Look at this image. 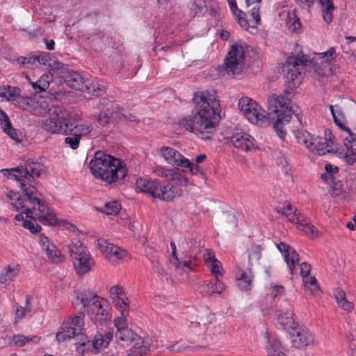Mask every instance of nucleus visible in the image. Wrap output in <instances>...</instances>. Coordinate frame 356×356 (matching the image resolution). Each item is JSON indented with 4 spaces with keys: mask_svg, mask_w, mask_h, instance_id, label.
Returning <instances> with one entry per match:
<instances>
[{
    "mask_svg": "<svg viewBox=\"0 0 356 356\" xmlns=\"http://www.w3.org/2000/svg\"><path fill=\"white\" fill-rule=\"evenodd\" d=\"M1 172L8 179H14L31 203L38 207V221L47 225H55L58 222L56 214L51 211L37 196V188L34 186L35 177H40L46 172L43 164L34 161H27L24 165L11 169H1Z\"/></svg>",
    "mask_w": 356,
    "mask_h": 356,
    "instance_id": "f257e3e1",
    "label": "nucleus"
},
{
    "mask_svg": "<svg viewBox=\"0 0 356 356\" xmlns=\"http://www.w3.org/2000/svg\"><path fill=\"white\" fill-rule=\"evenodd\" d=\"M309 65H311L310 71L318 79L327 78L332 75L333 71L330 63L323 60L320 63L317 60L313 62L302 54L289 57L282 67V70L286 79L291 82L293 86H296L300 83L299 79L304 67Z\"/></svg>",
    "mask_w": 356,
    "mask_h": 356,
    "instance_id": "f03ea898",
    "label": "nucleus"
},
{
    "mask_svg": "<svg viewBox=\"0 0 356 356\" xmlns=\"http://www.w3.org/2000/svg\"><path fill=\"white\" fill-rule=\"evenodd\" d=\"M92 175L107 184L122 180L127 175L125 165L118 159L102 152H97L90 162Z\"/></svg>",
    "mask_w": 356,
    "mask_h": 356,
    "instance_id": "7ed1b4c3",
    "label": "nucleus"
},
{
    "mask_svg": "<svg viewBox=\"0 0 356 356\" xmlns=\"http://www.w3.org/2000/svg\"><path fill=\"white\" fill-rule=\"evenodd\" d=\"M85 312L96 325H103L111 321L110 306L107 301L90 291H84L77 295Z\"/></svg>",
    "mask_w": 356,
    "mask_h": 356,
    "instance_id": "20e7f679",
    "label": "nucleus"
},
{
    "mask_svg": "<svg viewBox=\"0 0 356 356\" xmlns=\"http://www.w3.org/2000/svg\"><path fill=\"white\" fill-rule=\"evenodd\" d=\"M136 187L138 191L166 202L172 201L182 195V190L178 186L158 179L140 178L136 181Z\"/></svg>",
    "mask_w": 356,
    "mask_h": 356,
    "instance_id": "39448f33",
    "label": "nucleus"
},
{
    "mask_svg": "<svg viewBox=\"0 0 356 356\" xmlns=\"http://www.w3.org/2000/svg\"><path fill=\"white\" fill-rule=\"evenodd\" d=\"M219 117L218 114H213L212 112L201 113L197 112L191 119L183 118L179 121V124L186 130L193 132L198 137L203 139H209L210 134L214 132V120Z\"/></svg>",
    "mask_w": 356,
    "mask_h": 356,
    "instance_id": "423d86ee",
    "label": "nucleus"
},
{
    "mask_svg": "<svg viewBox=\"0 0 356 356\" xmlns=\"http://www.w3.org/2000/svg\"><path fill=\"white\" fill-rule=\"evenodd\" d=\"M74 115L70 111L55 106L50 110L49 118L44 120L42 128L51 134H68L69 127L73 125Z\"/></svg>",
    "mask_w": 356,
    "mask_h": 356,
    "instance_id": "0eeeda50",
    "label": "nucleus"
},
{
    "mask_svg": "<svg viewBox=\"0 0 356 356\" xmlns=\"http://www.w3.org/2000/svg\"><path fill=\"white\" fill-rule=\"evenodd\" d=\"M113 337L111 331L97 332L91 339L81 335L75 343L76 351L83 356L87 353L98 354L108 347Z\"/></svg>",
    "mask_w": 356,
    "mask_h": 356,
    "instance_id": "6e6552de",
    "label": "nucleus"
},
{
    "mask_svg": "<svg viewBox=\"0 0 356 356\" xmlns=\"http://www.w3.org/2000/svg\"><path fill=\"white\" fill-rule=\"evenodd\" d=\"M70 257L77 274L83 275L90 272L95 265V261L86 247L79 241L68 245Z\"/></svg>",
    "mask_w": 356,
    "mask_h": 356,
    "instance_id": "1a4fd4ad",
    "label": "nucleus"
},
{
    "mask_svg": "<svg viewBox=\"0 0 356 356\" xmlns=\"http://www.w3.org/2000/svg\"><path fill=\"white\" fill-rule=\"evenodd\" d=\"M238 105L241 113L250 123L264 127L270 124L269 118L265 111L251 98L242 97Z\"/></svg>",
    "mask_w": 356,
    "mask_h": 356,
    "instance_id": "9d476101",
    "label": "nucleus"
},
{
    "mask_svg": "<svg viewBox=\"0 0 356 356\" xmlns=\"http://www.w3.org/2000/svg\"><path fill=\"white\" fill-rule=\"evenodd\" d=\"M193 102L197 112L204 113L209 111L213 114L219 115L220 104L217 99L216 92L213 90L195 92L193 95Z\"/></svg>",
    "mask_w": 356,
    "mask_h": 356,
    "instance_id": "9b49d317",
    "label": "nucleus"
},
{
    "mask_svg": "<svg viewBox=\"0 0 356 356\" xmlns=\"http://www.w3.org/2000/svg\"><path fill=\"white\" fill-rule=\"evenodd\" d=\"M245 47L235 43L230 47L227 56L225 59V70L228 74L237 75L244 68Z\"/></svg>",
    "mask_w": 356,
    "mask_h": 356,
    "instance_id": "f8f14e48",
    "label": "nucleus"
},
{
    "mask_svg": "<svg viewBox=\"0 0 356 356\" xmlns=\"http://www.w3.org/2000/svg\"><path fill=\"white\" fill-rule=\"evenodd\" d=\"M84 314L79 313L74 317L70 318L63 325L62 330L56 334V339L59 342L66 339L75 338L76 342L80 339L84 327Z\"/></svg>",
    "mask_w": 356,
    "mask_h": 356,
    "instance_id": "ddd939ff",
    "label": "nucleus"
},
{
    "mask_svg": "<svg viewBox=\"0 0 356 356\" xmlns=\"http://www.w3.org/2000/svg\"><path fill=\"white\" fill-rule=\"evenodd\" d=\"M97 108L100 111L98 117V122L101 125H106L108 124L111 118L122 119L134 121L136 122H139L134 118H131L123 113L117 104L106 98H102L99 100Z\"/></svg>",
    "mask_w": 356,
    "mask_h": 356,
    "instance_id": "4468645a",
    "label": "nucleus"
},
{
    "mask_svg": "<svg viewBox=\"0 0 356 356\" xmlns=\"http://www.w3.org/2000/svg\"><path fill=\"white\" fill-rule=\"evenodd\" d=\"M289 102L290 99L284 95H272L268 99V114H276L279 121L290 122L291 110L289 108Z\"/></svg>",
    "mask_w": 356,
    "mask_h": 356,
    "instance_id": "2eb2a0df",
    "label": "nucleus"
},
{
    "mask_svg": "<svg viewBox=\"0 0 356 356\" xmlns=\"http://www.w3.org/2000/svg\"><path fill=\"white\" fill-rule=\"evenodd\" d=\"M325 138L313 137L311 145L308 150L312 153L318 155H325L327 153L336 152L337 149V144L332 140L331 132L327 134L325 132Z\"/></svg>",
    "mask_w": 356,
    "mask_h": 356,
    "instance_id": "dca6fc26",
    "label": "nucleus"
},
{
    "mask_svg": "<svg viewBox=\"0 0 356 356\" xmlns=\"http://www.w3.org/2000/svg\"><path fill=\"white\" fill-rule=\"evenodd\" d=\"M97 243L102 254L113 264H118L127 255L125 250L110 243L104 238L98 239Z\"/></svg>",
    "mask_w": 356,
    "mask_h": 356,
    "instance_id": "f3484780",
    "label": "nucleus"
},
{
    "mask_svg": "<svg viewBox=\"0 0 356 356\" xmlns=\"http://www.w3.org/2000/svg\"><path fill=\"white\" fill-rule=\"evenodd\" d=\"M160 153L165 161L174 168L179 170L188 165L189 160L179 152L170 147H162Z\"/></svg>",
    "mask_w": 356,
    "mask_h": 356,
    "instance_id": "a211bd4d",
    "label": "nucleus"
},
{
    "mask_svg": "<svg viewBox=\"0 0 356 356\" xmlns=\"http://www.w3.org/2000/svg\"><path fill=\"white\" fill-rule=\"evenodd\" d=\"M153 172L157 176L166 178L168 180L171 181V183L174 186H178L180 188L181 186H187L189 185V180L174 169L157 165L153 168Z\"/></svg>",
    "mask_w": 356,
    "mask_h": 356,
    "instance_id": "6ab92c4d",
    "label": "nucleus"
},
{
    "mask_svg": "<svg viewBox=\"0 0 356 356\" xmlns=\"http://www.w3.org/2000/svg\"><path fill=\"white\" fill-rule=\"evenodd\" d=\"M293 345L298 348L310 346L314 342V337L306 327L297 325L290 331Z\"/></svg>",
    "mask_w": 356,
    "mask_h": 356,
    "instance_id": "aec40b11",
    "label": "nucleus"
},
{
    "mask_svg": "<svg viewBox=\"0 0 356 356\" xmlns=\"http://www.w3.org/2000/svg\"><path fill=\"white\" fill-rule=\"evenodd\" d=\"M278 250L284 254L285 261L286 262L290 273H296V265H298L299 255L292 247L281 242L277 244Z\"/></svg>",
    "mask_w": 356,
    "mask_h": 356,
    "instance_id": "412c9836",
    "label": "nucleus"
},
{
    "mask_svg": "<svg viewBox=\"0 0 356 356\" xmlns=\"http://www.w3.org/2000/svg\"><path fill=\"white\" fill-rule=\"evenodd\" d=\"M346 136H343V144L346 148L344 155L346 162L353 165L356 162V134L349 129H346Z\"/></svg>",
    "mask_w": 356,
    "mask_h": 356,
    "instance_id": "4be33fe9",
    "label": "nucleus"
},
{
    "mask_svg": "<svg viewBox=\"0 0 356 356\" xmlns=\"http://www.w3.org/2000/svg\"><path fill=\"white\" fill-rule=\"evenodd\" d=\"M230 143L238 149L249 151L255 148V140L249 134L239 132L230 138Z\"/></svg>",
    "mask_w": 356,
    "mask_h": 356,
    "instance_id": "5701e85b",
    "label": "nucleus"
},
{
    "mask_svg": "<svg viewBox=\"0 0 356 356\" xmlns=\"http://www.w3.org/2000/svg\"><path fill=\"white\" fill-rule=\"evenodd\" d=\"M265 339H266V348L268 356L285 355L284 346L277 335L267 332L265 334Z\"/></svg>",
    "mask_w": 356,
    "mask_h": 356,
    "instance_id": "b1692460",
    "label": "nucleus"
},
{
    "mask_svg": "<svg viewBox=\"0 0 356 356\" xmlns=\"http://www.w3.org/2000/svg\"><path fill=\"white\" fill-rule=\"evenodd\" d=\"M39 244L43 251H45L49 258L55 263L61 262L63 259L60 252L57 250L54 243H51L49 238L44 236H39Z\"/></svg>",
    "mask_w": 356,
    "mask_h": 356,
    "instance_id": "393cba45",
    "label": "nucleus"
},
{
    "mask_svg": "<svg viewBox=\"0 0 356 356\" xmlns=\"http://www.w3.org/2000/svg\"><path fill=\"white\" fill-rule=\"evenodd\" d=\"M39 244L43 251H45L49 258L55 263L61 262L63 259L60 252L57 250L54 243H51L49 238L44 236H39Z\"/></svg>",
    "mask_w": 356,
    "mask_h": 356,
    "instance_id": "a878e982",
    "label": "nucleus"
},
{
    "mask_svg": "<svg viewBox=\"0 0 356 356\" xmlns=\"http://www.w3.org/2000/svg\"><path fill=\"white\" fill-rule=\"evenodd\" d=\"M300 275L305 278L311 271V266L307 262H302L300 265ZM305 287L306 290H309L312 295H316L320 293L319 288L315 277H310L308 280L304 279Z\"/></svg>",
    "mask_w": 356,
    "mask_h": 356,
    "instance_id": "bb28decb",
    "label": "nucleus"
},
{
    "mask_svg": "<svg viewBox=\"0 0 356 356\" xmlns=\"http://www.w3.org/2000/svg\"><path fill=\"white\" fill-rule=\"evenodd\" d=\"M110 296L116 309L129 307V300L122 286L119 285L111 286L110 289Z\"/></svg>",
    "mask_w": 356,
    "mask_h": 356,
    "instance_id": "cd10ccee",
    "label": "nucleus"
},
{
    "mask_svg": "<svg viewBox=\"0 0 356 356\" xmlns=\"http://www.w3.org/2000/svg\"><path fill=\"white\" fill-rule=\"evenodd\" d=\"M203 257L207 266L211 270L216 278H219L222 275V267L220 262L216 258L213 251L205 250Z\"/></svg>",
    "mask_w": 356,
    "mask_h": 356,
    "instance_id": "c85d7f7f",
    "label": "nucleus"
},
{
    "mask_svg": "<svg viewBox=\"0 0 356 356\" xmlns=\"http://www.w3.org/2000/svg\"><path fill=\"white\" fill-rule=\"evenodd\" d=\"M27 200L29 202H30L28 198H27ZM29 203L31 204V202H29ZM11 204L14 208H15V209L17 211H20L22 213H26L27 214L26 216L29 217V218H32V216H31V214L33 213L32 210H34L35 211V219L38 220L37 214L39 213V210H38V207L35 203H34V204L31 203V204H33V207L31 209H29L28 207H26L24 200L21 198L19 196H18L16 198V200H15V202H11Z\"/></svg>",
    "mask_w": 356,
    "mask_h": 356,
    "instance_id": "c756f323",
    "label": "nucleus"
},
{
    "mask_svg": "<svg viewBox=\"0 0 356 356\" xmlns=\"http://www.w3.org/2000/svg\"><path fill=\"white\" fill-rule=\"evenodd\" d=\"M93 130V126L91 123L85 122L72 125L69 127V135H74L79 138L88 136Z\"/></svg>",
    "mask_w": 356,
    "mask_h": 356,
    "instance_id": "7c9ffc66",
    "label": "nucleus"
},
{
    "mask_svg": "<svg viewBox=\"0 0 356 356\" xmlns=\"http://www.w3.org/2000/svg\"><path fill=\"white\" fill-rule=\"evenodd\" d=\"M86 79L77 72H70L65 77V81L67 85L76 90L82 92Z\"/></svg>",
    "mask_w": 356,
    "mask_h": 356,
    "instance_id": "2f4dec72",
    "label": "nucleus"
},
{
    "mask_svg": "<svg viewBox=\"0 0 356 356\" xmlns=\"http://www.w3.org/2000/svg\"><path fill=\"white\" fill-rule=\"evenodd\" d=\"M19 272V265H8L5 270L0 273V283L8 285L18 275Z\"/></svg>",
    "mask_w": 356,
    "mask_h": 356,
    "instance_id": "473e14b6",
    "label": "nucleus"
},
{
    "mask_svg": "<svg viewBox=\"0 0 356 356\" xmlns=\"http://www.w3.org/2000/svg\"><path fill=\"white\" fill-rule=\"evenodd\" d=\"M149 351V343L139 336L127 356H145Z\"/></svg>",
    "mask_w": 356,
    "mask_h": 356,
    "instance_id": "72a5a7b5",
    "label": "nucleus"
},
{
    "mask_svg": "<svg viewBox=\"0 0 356 356\" xmlns=\"http://www.w3.org/2000/svg\"><path fill=\"white\" fill-rule=\"evenodd\" d=\"M105 92V88L96 79H86L82 92L99 96Z\"/></svg>",
    "mask_w": 356,
    "mask_h": 356,
    "instance_id": "f704fd0d",
    "label": "nucleus"
},
{
    "mask_svg": "<svg viewBox=\"0 0 356 356\" xmlns=\"http://www.w3.org/2000/svg\"><path fill=\"white\" fill-rule=\"evenodd\" d=\"M115 337L117 342L121 341L128 345L131 342H134L139 337V336L131 329L128 327L127 329L117 330Z\"/></svg>",
    "mask_w": 356,
    "mask_h": 356,
    "instance_id": "c9c22d12",
    "label": "nucleus"
},
{
    "mask_svg": "<svg viewBox=\"0 0 356 356\" xmlns=\"http://www.w3.org/2000/svg\"><path fill=\"white\" fill-rule=\"evenodd\" d=\"M279 323L284 330H287L289 332L298 325L293 318V314L289 312L281 313L277 317Z\"/></svg>",
    "mask_w": 356,
    "mask_h": 356,
    "instance_id": "e433bc0d",
    "label": "nucleus"
},
{
    "mask_svg": "<svg viewBox=\"0 0 356 356\" xmlns=\"http://www.w3.org/2000/svg\"><path fill=\"white\" fill-rule=\"evenodd\" d=\"M52 81L51 75L49 74H44L38 81L33 82L30 81L33 88L36 93L45 91L49 86L50 82Z\"/></svg>",
    "mask_w": 356,
    "mask_h": 356,
    "instance_id": "4c0bfd02",
    "label": "nucleus"
},
{
    "mask_svg": "<svg viewBox=\"0 0 356 356\" xmlns=\"http://www.w3.org/2000/svg\"><path fill=\"white\" fill-rule=\"evenodd\" d=\"M252 274L251 271L242 270L236 275V280L238 282V287L241 291H248L250 289Z\"/></svg>",
    "mask_w": 356,
    "mask_h": 356,
    "instance_id": "58836bf2",
    "label": "nucleus"
},
{
    "mask_svg": "<svg viewBox=\"0 0 356 356\" xmlns=\"http://www.w3.org/2000/svg\"><path fill=\"white\" fill-rule=\"evenodd\" d=\"M335 298L338 305L343 310L350 312L354 308V305L352 302L348 300L346 297V293L343 291L338 290L335 293Z\"/></svg>",
    "mask_w": 356,
    "mask_h": 356,
    "instance_id": "ea45409f",
    "label": "nucleus"
},
{
    "mask_svg": "<svg viewBox=\"0 0 356 356\" xmlns=\"http://www.w3.org/2000/svg\"><path fill=\"white\" fill-rule=\"evenodd\" d=\"M321 5L323 17L327 23H330L332 20V13L334 9L332 0H319Z\"/></svg>",
    "mask_w": 356,
    "mask_h": 356,
    "instance_id": "a19ab883",
    "label": "nucleus"
},
{
    "mask_svg": "<svg viewBox=\"0 0 356 356\" xmlns=\"http://www.w3.org/2000/svg\"><path fill=\"white\" fill-rule=\"evenodd\" d=\"M288 29L291 32H296L300 28V22L294 11L287 12L285 19Z\"/></svg>",
    "mask_w": 356,
    "mask_h": 356,
    "instance_id": "79ce46f5",
    "label": "nucleus"
},
{
    "mask_svg": "<svg viewBox=\"0 0 356 356\" xmlns=\"http://www.w3.org/2000/svg\"><path fill=\"white\" fill-rule=\"evenodd\" d=\"M296 138L299 144L305 146L308 149L314 136L305 130H298L295 132Z\"/></svg>",
    "mask_w": 356,
    "mask_h": 356,
    "instance_id": "37998d69",
    "label": "nucleus"
},
{
    "mask_svg": "<svg viewBox=\"0 0 356 356\" xmlns=\"http://www.w3.org/2000/svg\"><path fill=\"white\" fill-rule=\"evenodd\" d=\"M121 209V204L118 201H111L105 203L99 211L106 215H116Z\"/></svg>",
    "mask_w": 356,
    "mask_h": 356,
    "instance_id": "c03bdc74",
    "label": "nucleus"
},
{
    "mask_svg": "<svg viewBox=\"0 0 356 356\" xmlns=\"http://www.w3.org/2000/svg\"><path fill=\"white\" fill-rule=\"evenodd\" d=\"M170 262L171 265L174 267L175 270L180 275H183L186 270L184 268H187L188 270L192 269V262L187 261H180L179 258L177 260L170 259Z\"/></svg>",
    "mask_w": 356,
    "mask_h": 356,
    "instance_id": "a18cd8bd",
    "label": "nucleus"
},
{
    "mask_svg": "<svg viewBox=\"0 0 356 356\" xmlns=\"http://www.w3.org/2000/svg\"><path fill=\"white\" fill-rule=\"evenodd\" d=\"M129 307H122V309H117L120 313L121 316L118 317L114 321V325L117 330L122 329H127V317L129 314Z\"/></svg>",
    "mask_w": 356,
    "mask_h": 356,
    "instance_id": "49530a36",
    "label": "nucleus"
},
{
    "mask_svg": "<svg viewBox=\"0 0 356 356\" xmlns=\"http://www.w3.org/2000/svg\"><path fill=\"white\" fill-rule=\"evenodd\" d=\"M52 108H49V104L46 100L41 99L38 102H34L32 112L36 115H43L47 111L50 113V110Z\"/></svg>",
    "mask_w": 356,
    "mask_h": 356,
    "instance_id": "de8ad7c7",
    "label": "nucleus"
},
{
    "mask_svg": "<svg viewBox=\"0 0 356 356\" xmlns=\"http://www.w3.org/2000/svg\"><path fill=\"white\" fill-rule=\"evenodd\" d=\"M31 299L29 297H27L26 299L24 307H17L15 317V323L24 318L26 316V314L31 312Z\"/></svg>",
    "mask_w": 356,
    "mask_h": 356,
    "instance_id": "09e8293b",
    "label": "nucleus"
},
{
    "mask_svg": "<svg viewBox=\"0 0 356 356\" xmlns=\"http://www.w3.org/2000/svg\"><path fill=\"white\" fill-rule=\"evenodd\" d=\"M40 340V338L37 336L33 337H26L24 335H15L13 337V341L14 343L17 346H24L25 344L33 342L34 343H37Z\"/></svg>",
    "mask_w": 356,
    "mask_h": 356,
    "instance_id": "8fccbe9b",
    "label": "nucleus"
},
{
    "mask_svg": "<svg viewBox=\"0 0 356 356\" xmlns=\"http://www.w3.org/2000/svg\"><path fill=\"white\" fill-rule=\"evenodd\" d=\"M207 287L208 294L210 296L214 293L220 294L225 289V284L220 281L219 278H216V281L213 283H209Z\"/></svg>",
    "mask_w": 356,
    "mask_h": 356,
    "instance_id": "3c124183",
    "label": "nucleus"
},
{
    "mask_svg": "<svg viewBox=\"0 0 356 356\" xmlns=\"http://www.w3.org/2000/svg\"><path fill=\"white\" fill-rule=\"evenodd\" d=\"M298 228L311 238L318 237V232L316 227L313 225L306 223L305 220L301 221L299 225H298Z\"/></svg>",
    "mask_w": 356,
    "mask_h": 356,
    "instance_id": "603ef678",
    "label": "nucleus"
},
{
    "mask_svg": "<svg viewBox=\"0 0 356 356\" xmlns=\"http://www.w3.org/2000/svg\"><path fill=\"white\" fill-rule=\"evenodd\" d=\"M206 9V4L204 0H195L193 3L190 5V15L195 17L199 13H201Z\"/></svg>",
    "mask_w": 356,
    "mask_h": 356,
    "instance_id": "864d4df0",
    "label": "nucleus"
},
{
    "mask_svg": "<svg viewBox=\"0 0 356 356\" xmlns=\"http://www.w3.org/2000/svg\"><path fill=\"white\" fill-rule=\"evenodd\" d=\"M181 171L184 172L189 171L192 175H200L202 179H206V175L203 171H202L201 168L197 164L191 162L190 161L188 165H186V166H183Z\"/></svg>",
    "mask_w": 356,
    "mask_h": 356,
    "instance_id": "5fc2aeb1",
    "label": "nucleus"
},
{
    "mask_svg": "<svg viewBox=\"0 0 356 356\" xmlns=\"http://www.w3.org/2000/svg\"><path fill=\"white\" fill-rule=\"evenodd\" d=\"M223 223L227 228H234L237 225V218L234 212L227 213L223 216Z\"/></svg>",
    "mask_w": 356,
    "mask_h": 356,
    "instance_id": "6e6d98bb",
    "label": "nucleus"
},
{
    "mask_svg": "<svg viewBox=\"0 0 356 356\" xmlns=\"http://www.w3.org/2000/svg\"><path fill=\"white\" fill-rule=\"evenodd\" d=\"M35 67L48 66L51 61L50 56L48 53L42 52L38 55L35 56Z\"/></svg>",
    "mask_w": 356,
    "mask_h": 356,
    "instance_id": "4d7b16f0",
    "label": "nucleus"
},
{
    "mask_svg": "<svg viewBox=\"0 0 356 356\" xmlns=\"http://www.w3.org/2000/svg\"><path fill=\"white\" fill-rule=\"evenodd\" d=\"M335 55V49L333 47H330L327 51L323 53L316 54V57L314 58L315 60H318V59L323 60V62H328L332 60Z\"/></svg>",
    "mask_w": 356,
    "mask_h": 356,
    "instance_id": "13d9d810",
    "label": "nucleus"
},
{
    "mask_svg": "<svg viewBox=\"0 0 356 356\" xmlns=\"http://www.w3.org/2000/svg\"><path fill=\"white\" fill-rule=\"evenodd\" d=\"M201 348L200 346V347L195 346V347L192 348L191 346L184 345L181 343V341H179V342H176L175 344H173L172 346H168L167 349L172 352L176 353H182L183 351H185L187 350H193V349H197V348Z\"/></svg>",
    "mask_w": 356,
    "mask_h": 356,
    "instance_id": "bf43d9fd",
    "label": "nucleus"
},
{
    "mask_svg": "<svg viewBox=\"0 0 356 356\" xmlns=\"http://www.w3.org/2000/svg\"><path fill=\"white\" fill-rule=\"evenodd\" d=\"M0 124L3 131L6 133L13 129L12 124L7 114L2 110H0Z\"/></svg>",
    "mask_w": 356,
    "mask_h": 356,
    "instance_id": "052dcab7",
    "label": "nucleus"
},
{
    "mask_svg": "<svg viewBox=\"0 0 356 356\" xmlns=\"http://www.w3.org/2000/svg\"><path fill=\"white\" fill-rule=\"evenodd\" d=\"M35 56H31L29 57H24L21 56L17 59V63L23 67H31L32 66H35Z\"/></svg>",
    "mask_w": 356,
    "mask_h": 356,
    "instance_id": "680f3d73",
    "label": "nucleus"
},
{
    "mask_svg": "<svg viewBox=\"0 0 356 356\" xmlns=\"http://www.w3.org/2000/svg\"><path fill=\"white\" fill-rule=\"evenodd\" d=\"M289 122L279 121V117H277V119L273 124V127L280 139H284L285 138L286 132L284 129L283 125Z\"/></svg>",
    "mask_w": 356,
    "mask_h": 356,
    "instance_id": "e2e57ef3",
    "label": "nucleus"
},
{
    "mask_svg": "<svg viewBox=\"0 0 356 356\" xmlns=\"http://www.w3.org/2000/svg\"><path fill=\"white\" fill-rule=\"evenodd\" d=\"M213 318L214 316L213 315L209 314L205 318H202L200 321L196 322L195 325H198L200 327V332H206L207 331L209 324L211 323Z\"/></svg>",
    "mask_w": 356,
    "mask_h": 356,
    "instance_id": "0e129e2a",
    "label": "nucleus"
},
{
    "mask_svg": "<svg viewBox=\"0 0 356 356\" xmlns=\"http://www.w3.org/2000/svg\"><path fill=\"white\" fill-rule=\"evenodd\" d=\"M330 109L332 113L335 124L337 126H339L341 129H344V131L346 132V129L348 128L345 127V126L343 124V117L341 116L340 112L334 111V106L332 105L330 106Z\"/></svg>",
    "mask_w": 356,
    "mask_h": 356,
    "instance_id": "69168bd1",
    "label": "nucleus"
},
{
    "mask_svg": "<svg viewBox=\"0 0 356 356\" xmlns=\"http://www.w3.org/2000/svg\"><path fill=\"white\" fill-rule=\"evenodd\" d=\"M17 104L20 108H22L24 110H29L32 112V108H33V104L34 101H33L30 98H19L17 101Z\"/></svg>",
    "mask_w": 356,
    "mask_h": 356,
    "instance_id": "338daca9",
    "label": "nucleus"
},
{
    "mask_svg": "<svg viewBox=\"0 0 356 356\" xmlns=\"http://www.w3.org/2000/svg\"><path fill=\"white\" fill-rule=\"evenodd\" d=\"M80 140L74 135H69L65 138V143L72 149H76L79 147Z\"/></svg>",
    "mask_w": 356,
    "mask_h": 356,
    "instance_id": "774afa93",
    "label": "nucleus"
}]
</instances>
